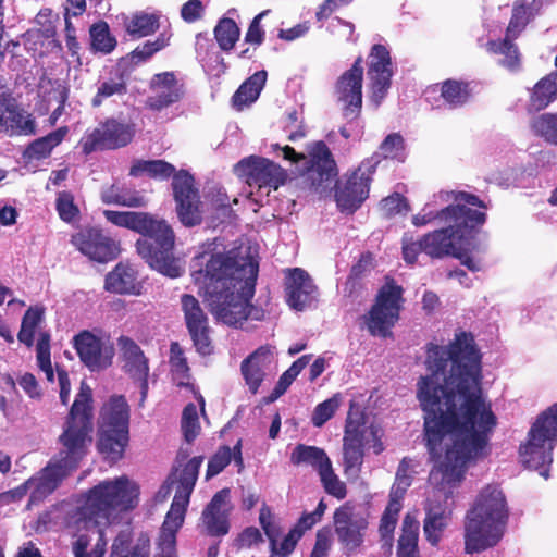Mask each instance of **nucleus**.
<instances>
[{
    "mask_svg": "<svg viewBox=\"0 0 557 557\" xmlns=\"http://www.w3.org/2000/svg\"><path fill=\"white\" fill-rule=\"evenodd\" d=\"M67 133L69 127L61 126L46 136L33 140L24 150L23 158L28 161L48 158L52 150L63 141Z\"/></svg>",
    "mask_w": 557,
    "mask_h": 557,
    "instance_id": "c9c22d12",
    "label": "nucleus"
},
{
    "mask_svg": "<svg viewBox=\"0 0 557 557\" xmlns=\"http://www.w3.org/2000/svg\"><path fill=\"white\" fill-rule=\"evenodd\" d=\"M232 461V448L227 445L220 446L209 459L206 476L212 478L222 472Z\"/></svg>",
    "mask_w": 557,
    "mask_h": 557,
    "instance_id": "e2e57ef3",
    "label": "nucleus"
},
{
    "mask_svg": "<svg viewBox=\"0 0 557 557\" xmlns=\"http://www.w3.org/2000/svg\"><path fill=\"white\" fill-rule=\"evenodd\" d=\"M45 312L46 309L42 305H35L30 306L22 318L17 339L28 348L34 345L36 330L44 322Z\"/></svg>",
    "mask_w": 557,
    "mask_h": 557,
    "instance_id": "a19ab883",
    "label": "nucleus"
},
{
    "mask_svg": "<svg viewBox=\"0 0 557 557\" xmlns=\"http://www.w3.org/2000/svg\"><path fill=\"white\" fill-rule=\"evenodd\" d=\"M129 432V406L124 396H112L102 408L100 430Z\"/></svg>",
    "mask_w": 557,
    "mask_h": 557,
    "instance_id": "2f4dec72",
    "label": "nucleus"
},
{
    "mask_svg": "<svg viewBox=\"0 0 557 557\" xmlns=\"http://www.w3.org/2000/svg\"><path fill=\"white\" fill-rule=\"evenodd\" d=\"M181 430L184 441L193 444L201 431L197 407L194 403H188L182 412Z\"/></svg>",
    "mask_w": 557,
    "mask_h": 557,
    "instance_id": "864d4df0",
    "label": "nucleus"
},
{
    "mask_svg": "<svg viewBox=\"0 0 557 557\" xmlns=\"http://www.w3.org/2000/svg\"><path fill=\"white\" fill-rule=\"evenodd\" d=\"M311 358L312 355H304L294 361L292 366L280 376L275 387L268 398V401H274L281 397L299 375V373L308 366Z\"/></svg>",
    "mask_w": 557,
    "mask_h": 557,
    "instance_id": "8fccbe9b",
    "label": "nucleus"
},
{
    "mask_svg": "<svg viewBox=\"0 0 557 557\" xmlns=\"http://www.w3.org/2000/svg\"><path fill=\"white\" fill-rule=\"evenodd\" d=\"M139 486L126 475L102 481L86 493L84 518L109 520L113 513L127 512L139 503Z\"/></svg>",
    "mask_w": 557,
    "mask_h": 557,
    "instance_id": "423d86ee",
    "label": "nucleus"
},
{
    "mask_svg": "<svg viewBox=\"0 0 557 557\" xmlns=\"http://www.w3.org/2000/svg\"><path fill=\"white\" fill-rule=\"evenodd\" d=\"M144 173L151 178L159 180H168L177 174L174 165L165 160H136L129 169V175L138 177Z\"/></svg>",
    "mask_w": 557,
    "mask_h": 557,
    "instance_id": "c03bdc74",
    "label": "nucleus"
},
{
    "mask_svg": "<svg viewBox=\"0 0 557 557\" xmlns=\"http://www.w3.org/2000/svg\"><path fill=\"white\" fill-rule=\"evenodd\" d=\"M131 539L127 533H120L112 544V556L117 557H150V537L148 533L140 532L129 546Z\"/></svg>",
    "mask_w": 557,
    "mask_h": 557,
    "instance_id": "e433bc0d",
    "label": "nucleus"
},
{
    "mask_svg": "<svg viewBox=\"0 0 557 557\" xmlns=\"http://www.w3.org/2000/svg\"><path fill=\"white\" fill-rule=\"evenodd\" d=\"M117 345L124 362L123 369L132 380L139 383L141 400H145L148 393L149 360L140 346L128 336H120Z\"/></svg>",
    "mask_w": 557,
    "mask_h": 557,
    "instance_id": "b1692460",
    "label": "nucleus"
},
{
    "mask_svg": "<svg viewBox=\"0 0 557 557\" xmlns=\"http://www.w3.org/2000/svg\"><path fill=\"white\" fill-rule=\"evenodd\" d=\"M267 81V72L258 71L248 77L232 97V104L237 111L255 102Z\"/></svg>",
    "mask_w": 557,
    "mask_h": 557,
    "instance_id": "4c0bfd02",
    "label": "nucleus"
},
{
    "mask_svg": "<svg viewBox=\"0 0 557 557\" xmlns=\"http://www.w3.org/2000/svg\"><path fill=\"white\" fill-rule=\"evenodd\" d=\"M330 461L331 460L324 449L317 446L298 444L290 454V462L294 466L302 463L309 465L318 472L322 469L325 462L329 463Z\"/></svg>",
    "mask_w": 557,
    "mask_h": 557,
    "instance_id": "49530a36",
    "label": "nucleus"
},
{
    "mask_svg": "<svg viewBox=\"0 0 557 557\" xmlns=\"http://www.w3.org/2000/svg\"><path fill=\"white\" fill-rule=\"evenodd\" d=\"M530 4L527 0H518L512 9L511 18L506 29V38L516 39L529 22Z\"/></svg>",
    "mask_w": 557,
    "mask_h": 557,
    "instance_id": "13d9d810",
    "label": "nucleus"
},
{
    "mask_svg": "<svg viewBox=\"0 0 557 557\" xmlns=\"http://www.w3.org/2000/svg\"><path fill=\"white\" fill-rule=\"evenodd\" d=\"M327 505L325 504L324 499H321L315 510L312 512H304L292 529L295 530L300 537H302L306 531L312 529L318 522L322 520Z\"/></svg>",
    "mask_w": 557,
    "mask_h": 557,
    "instance_id": "680f3d73",
    "label": "nucleus"
},
{
    "mask_svg": "<svg viewBox=\"0 0 557 557\" xmlns=\"http://www.w3.org/2000/svg\"><path fill=\"white\" fill-rule=\"evenodd\" d=\"M488 52L494 54H503L502 65L510 71H517L520 67V53L513 39L504 38L499 40H490L486 44Z\"/></svg>",
    "mask_w": 557,
    "mask_h": 557,
    "instance_id": "09e8293b",
    "label": "nucleus"
},
{
    "mask_svg": "<svg viewBox=\"0 0 557 557\" xmlns=\"http://www.w3.org/2000/svg\"><path fill=\"white\" fill-rule=\"evenodd\" d=\"M299 172L317 190L325 189L337 177V164L325 141L317 140L307 145L306 160H302Z\"/></svg>",
    "mask_w": 557,
    "mask_h": 557,
    "instance_id": "9b49d317",
    "label": "nucleus"
},
{
    "mask_svg": "<svg viewBox=\"0 0 557 557\" xmlns=\"http://www.w3.org/2000/svg\"><path fill=\"white\" fill-rule=\"evenodd\" d=\"M259 522L270 542V550H274L275 541H278L281 529L272 521L271 509L263 505L259 513Z\"/></svg>",
    "mask_w": 557,
    "mask_h": 557,
    "instance_id": "774afa93",
    "label": "nucleus"
},
{
    "mask_svg": "<svg viewBox=\"0 0 557 557\" xmlns=\"http://www.w3.org/2000/svg\"><path fill=\"white\" fill-rule=\"evenodd\" d=\"M202 521L206 527L207 534L210 536H223L230 531V523L225 513H209L202 511Z\"/></svg>",
    "mask_w": 557,
    "mask_h": 557,
    "instance_id": "052dcab7",
    "label": "nucleus"
},
{
    "mask_svg": "<svg viewBox=\"0 0 557 557\" xmlns=\"http://www.w3.org/2000/svg\"><path fill=\"white\" fill-rule=\"evenodd\" d=\"M531 131L547 144L557 146V112L542 113L530 123Z\"/></svg>",
    "mask_w": 557,
    "mask_h": 557,
    "instance_id": "3c124183",
    "label": "nucleus"
},
{
    "mask_svg": "<svg viewBox=\"0 0 557 557\" xmlns=\"http://www.w3.org/2000/svg\"><path fill=\"white\" fill-rule=\"evenodd\" d=\"M90 47L92 52L110 54L117 45L116 38L110 33L107 22L99 21L89 28Z\"/></svg>",
    "mask_w": 557,
    "mask_h": 557,
    "instance_id": "de8ad7c7",
    "label": "nucleus"
},
{
    "mask_svg": "<svg viewBox=\"0 0 557 557\" xmlns=\"http://www.w3.org/2000/svg\"><path fill=\"white\" fill-rule=\"evenodd\" d=\"M455 205H449L437 212L419 213L412 218V224L416 226H424L434 220L443 221L444 223H453L451 227H457V232H465L472 222H479L483 219V211L473 209L486 210V203L478 196L467 193L458 191L454 196Z\"/></svg>",
    "mask_w": 557,
    "mask_h": 557,
    "instance_id": "1a4fd4ad",
    "label": "nucleus"
},
{
    "mask_svg": "<svg viewBox=\"0 0 557 557\" xmlns=\"http://www.w3.org/2000/svg\"><path fill=\"white\" fill-rule=\"evenodd\" d=\"M159 26L158 15L143 11L134 13L124 21L125 30L133 38L152 35L158 30Z\"/></svg>",
    "mask_w": 557,
    "mask_h": 557,
    "instance_id": "37998d69",
    "label": "nucleus"
},
{
    "mask_svg": "<svg viewBox=\"0 0 557 557\" xmlns=\"http://www.w3.org/2000/svg\"><path fill=\"white\" fill-rule=\"evenodd\" d=\"M363 59L359 55L351 67L345 71L336 81L334 94L343 104L344 119L351 122L357 120L362 110Z\"/></svg>",
    "mask_w": 557,
    "mask_h": 557,
    "instance_id": "ddd939ff",
    "label": "nucleus"
},
{
    "mask_svg": "<svg viewBox=\"0 0 557 557\" xmlns=\"http://www.w3.org/2000/svg\"><path fill=\"white\" fill-rule=\"evenodd\" d=\"M403 301L401 286L386 283L380 288L375 302L366 317V324L372 336L386 338L393 335L392 327L399 319Z\"/></svg>",
    "mask_w": 557,
    "mask_h": 557,
    "instance_id": "9d476101",
    "label": "nucleus"
},
{
    "mask_svg": "<svg viewBox=\"0 0 557 557\" xmlns=\"http://www.w3.org/2000/svg\"><path fill=\"white\" fill-rule=\"evenodd\" d=\"M168 46V40L163 36H159L156 40H147L140 46H137L131 53L127 54L129 63L133 66L139 65L149 60L154 53L159 52Z\"/></svg>",
    "mask_w": 557,
    "mask_h": 557,
    "instance_id": "4d7b16f0",
    "label": "nucleus"
},
{
    "mask_svg": "<svg viewBox=\"0 0 557 557\" xmlns=\"http://www.w3.org/2000/svg\"><path fill=\"white\" fill-rule=\"evenodd\" d=\"M272 354L269 346H260L240 363V372L251 394H257L271 364Z\"/></svg>",
    "mask_w": 557,
    "mask_h": 557,
    "instance_id": "bb28decb",
    "label": "nucleus"
},
{
    "mask_svg": "<svg viewBox=\"0 0 557 557\" xmlns=\"http://www.w3.org/2000/svg\"><path fill=\"white\" fill-rule=\"evenodd\" d=\"M364 165L362 163L344 183L336 186L335 200L341 212L354 213L368 198L375 165L369 164L363 170Z\"/></svg>",
    "mask_w": 557,
    "mask_h": 557,
    "instance_id": "aec40b11",
    "label": "nucleus"
},
{
    "mask_svg": "<svg viewBox=\"0 0 557 557\" xmlns=\"http://www.w3.org/2000/svg\"><path fill=\"white\" fill-rule=\"evenodd\" d=\"M380 149L385 158L404 161L405 143L398 133H392L382 141Z\"/></svg>",
    "mask_w": 557,
    "mask_h": 557,
    "instance_id": "0e129e2a",
    "label": "nucleus"
},
{
    "mask_svg": "<svg viewBox=\"0 0 557 557\" xmlns=\"http://www.w3.org/2000/svg\"><path fill=\"white\" fill-rule=\"evenodd\" d=\"M509 520L506 496L498 485L487 484L467 511L463 525L465 552L482 553L503 539Z\"/></svg>",
    "mask_w": 557,
    "mask_h": 557,
    "instance_id": "20e7f679",
    "label": "nucleus"
},
{
    "mask_svg": "<svg viewBox=\"0 0 557 557\" xmlns=\"http://www.w3.org/2000/svg\"><path fill=\"white\" fill-rule=\"evenodd\" d=\"M324 491L337 498L344 499L347 495L346 484L339 480L337 474L334 472L332 462L324 463L322 469L318 472Z\"/></svg>",
    "mask_w": 557,
    "mask_h": 557,
    "instance_id": "5fc2aeb1",
    "label": "nucleus"
},
{
    "mask_svg": "<svg viewBox=\"0 0 557 557\" xmlns=\"http://www.w3.org/2000/svg\"><path fill=\"white\" fill-rule=\"evenodd\" d=\"M364 414L359 407L350 405L343 437L344 472L358 474L364 458Z\"/></svg>",
    "mask_w": 557,
    "mask_h": 557,
    "instance_id": "4468645a",
    "label": "nucleus"
},
{
    "mask_svg": "<svg viewBox=\"0 0 557 557\" xmlns=\"http://www.w3.org/2000/svg\"><path fill=\"white\" fill-rule=\"evenodd\" d=\"M145 212L104 210L103 215L113 225L137 232Z\"/></svg>",
    "mask_w": 557,
    "mask_h": 557,
    "instance_id": "bf43d9fd",
    "label": "nucleus"
},
{
    "mask_svg": "<svg viewBox=\"0 0 557 557\" xmlns=\"http://www.w3.org/2000/svg\"><path fill=\"white\" fill-rule=\"evenodd\" d=\"M153 92L146 100V107L152 111H161L178 102L185 94L184 84L180 83L174 72L154 74L149 82Z\"/></svg>",
    "mask_w": 557,
    "mask_h": 557,
    "instance_id": "5701e85b",
    "label": "nucleus"
},
{
    "mask_svg": "<svg viewBox=\"0 0 557 557\" xmlns=\"http://www.w3.org/2000/svg\"><path fill=\"white\" fill-rule=\"evenodd\" d=\"M73 346L79 360L90 370L101 368V339L90 331L84 330L73 337Z\"/></svg>",
    "mask_w": 557,
    "mask_h": 557,
    "instance_id": "7c9ffc66",
    "label": "nucleus"
},
{
    "mask_svg": "<svg viewBox=\"0 0 557 557\" xmlns=\"http://www.w3.org/2000/svg\"><path fill=\"white\" fill-rule=\"evenodd\" d=\"M417 397L424 411L430 481L444 490L458 486L470 466L491 453L497 418L482 398L481 354L471 333L459 332L447 346L430 343Z\"/></svg>",
    "mask_w": 557,
    "mask_h": 557,
    "instance_id": "f257e3e1",
    "label": "nucleus"
},
{
    "mask_svg": "<svg viewBox=\"0 0 557 557\" xmlns=\"http://www.w3.org/2000/svg\"><path fill=\"white\" fill-rule=\"evenodd\" d=\"M202 461V456L193 457L184 465L178 475L176 474L177 469H174V471L171 472L166 483L170 482L172 484L177 482L174 496L190 500V496L198 480L199 469Z\"/></svg>",
    "mask_w": 557,
    "mask_h": 557,
    "instance_id": "473e14b6",
    "label": "nucleus"
},
{
    "mask_svg": "<svg viewBox=\"0 0 557 557\" xmlns=\"http://www.w3.org/2000/svg\"><path fill=\"white\" fill-rule=\"evenodd\" d=\"M420 523L417 518L406 513L403 519L401 534L397 544V557H418Z\"/></svg>",
    "mask_w": 557,
    "mask_h": 557,
    "instance_id": "58836bf2",
    "label": "nucleus"
},
{
    "mask_svg": "<svg viewBox=\"0 0 557 557\" xmlns=\"http://www.w3.org/2000/svg\"><path fill=\"white\" fill-rule=\"evenodd\" d=\"M138 273L129 263L119 262L104 278V289L120 295H140Z\"/></svg>",
    "mask_w": 557,
    "mask_h": 557,
    "instance_id": "cd10ccee",
    "label": "nucleus"
},
{
    "mask_svg": "<svg viewBox=\"0 0 557 557\" xmlns=\"http://www.w3.org/2000/svg\"><path fill=\"white\" fill-rule=\"evenodd\" d=\"M367 75L369 79L370 100L377 108L386 98L394 75L391 52L386 46L375 44L369 53Z\"/></svg>",
    "mask_w": 557,
    "mask_h": 557,
    "instance_id": "dca6fc26",
    "label": "nucleus"
},
{
    "mask_svg": "<svg viewBox=\"0 0 557 557\" xmlns=\"http://www.w3.org/2000/svg\"><path fill=\"white\" fill-rule=\"evenodd\" d=\"M127 78L124 72H117L114 76H111L99 83L97 92L91 99V106L94 108H98L108 98L114 96L123 97L127 94Z\"/></svg>",
    "mask_w": 557,
    "mask_h": 557,
    "instance_id": "79ce46f5",
    "label": "nucleus"
},
{
    "mask_svg": "<svg viewBox=\"0 0 557 557\" xmlns=\"http://www.w3.org/2000/svg\"><path fill=\"white\" fill-rule=\"evenodd\" d=\"M172 187L182 224L187 227L199 225L202 222L201 201L198 189L194 186V177L187 171L181 170L174 175Z\"/></svg>",
    "mask_w": 557,
    "mask_h": 557,
    "instance_id": "6ab92c4d",
    "label": "nucleus"
},
{
    "mask_svg": "<svg viewBox=\"0 0 557 557\" xmlns=\"http://www.w3.org/2000/svg\"><path fill=\"white\" fill-rule=\"evenodd\" d=\"M0 131L9 135L30 136L36 134V122L11 92H0Z\"/></svg>",
    "mask_w": 557,
    "mask_h": 557,
    "instance_id": "4be33fe9",
    "label": "nucleus"
},
{
    "mask_svg": "<svg viewBox=\"0 0 557 557\" xmlns=\"http://www.w3.org/2000/svg\"><path fill=\"white\" fill-rule=\"evenodd\" d=\"M181 307L184 313L186 329L196 348L201 356H209L213 352L211 341V327L209 319L202 309L199 300L190 295L183 294L181 296Z\"/></svg>",
    "mask_w": 557,
    "mask_h": 557,
    "instance_id": "a211bd4d",
    "label": "nucleus"
},
{
    "mask_svg": "<svg viewBox=\"0 0 557 557\" xmlns=\"http://www.w3.org/2000/svg\"><path fill=\"white\" fill-rule=\"evenodd\" d=\"M128 441L129 432L113 429L100 430L97 449L108 462L115 463L123 458Z\"/></svg>",
    "mask_w": 557,
    "mask_h": 557,
    "instance_id": "c756f323",
    "label": "nucleus"
},
{
    "mask_svg": "<svg viewBox=\"0 0 557 557\" xmlns=\"http://www.w3.org/2000/svg\"><path fill=\"white\" fill-rule=\"evenodd\" d=\"M55 210L63 222L73 223L79 219L81 211L75 203L74 195L69 190L57 194Z\"/></svg>",
    "mask_w": 557,
    "mask_h": 557,
    "instance_id": "6e6d98bb",
    "label": "nucleus"
},
{
    "mask_svg": "<svg viewBox=\"0 0 557 557\" xmlns=\"http://www.w3.org/2000/svg\"><path fill=\"white\" fill-rule=\"evenodd\" d=\"M72 244L90 260L104 263L116 258L117 246L102 230L86 227L72 236Z\"/></svg>",
    "mask_w": 557,
    "mask_h": 557,
    "instance_id": "412c9836",
    "label": "nucleus"
},
{
    "mask_svg": "<svg viewBox=\"0 0 557 557\" xmlns=\"http://www.w3.org/2000/svg\"><path fill=\"white\" fill-rule=\"evenodd\" d=\"M133 137L134 129L131 125L108 119L91 132L86 133L79 144L83 153L87 156L97 150L125 147Z\"/></svg>",
    "mask_w": 557,
    "mask_h": 557,
    "instance_id": "f3484780",
    "label": "nucleus"
},
{
    "mask_svg": "<svg viewBox=\"0 0 557 557\" xmlns=\"http://www.w3.org/2000/svg\"><path fill=\"white\" fill-rule=\"evenodd\" d=\"M451 512L440 503L425 508L423 533L432 546H437L450 520Z\"/></svg>",
    "mask_w": 557,
    "mask_h": 557,
    "instance_id": "72a5a7b5",
    "label": "nucleus"
},
{
    "mask_svg": "<svg viewBox=\"0 0 557 557\" xmlns=\"http://www.w3.org/2000/svg\"><path fill=\"white\" fill-rule=\"evenodd\" d=\"M189 505L188 499L174 496L170 510L166 512L159 533V541L176 543V534L184 524L185 515Z\"/></svg>",
    "mask_w": 557,
    "mask_h": 557,
    "instance_id": "f704fd0d",
    "label": "nucleus"
},
{
    "mask_svg": "<svg viewBox=\"0 0 557 557\" xmlns=\"http://www.w3.org/2000/svg\"><path fill=\"white\" fill-rule=\"evenodd\" d=\"M213 35L219 48L224 52H230L240 38V28L235 20L223 16L214 26Z\"/></svg>",
    "mask_w": 557,
    "mask_h": 557,
    "instance_id": "a18cd8bd",
    "label": "nucleus"
},
{
    "mask_svg": "<svg viewBox=\"0 0 557 557\" xmlns=\"http://www.w3.org/2000/svg\"><path fill=\"white\" fill-rule=\"evenodd\" d=\"M334 532L343 553L346 556L356 554L364 542L368 520L355 510L349 503L335 509L333 515Z\"/></svg>",
    "mask_w": 557,
    "mask_h": 557,
    "instance_id": "f8f14e48",
    "label": "nucleus"
},
{
    "mask_svg": "<svg viewBox=\"0 0 557 557\" xmlns=\"http://www.w3.org/2000/svg\"><path fill=\"white\" fill-rule=\"evenodd\" d=\"M557 442V401L537 416L528 432L525 443L519 447L522 465L548 478L553 449Z\"/></svg>",
    "mask_w": 557,
    "mask_h": 557,
    "instance_id": "6e6552de",
    "label": "nucleus"
},
{
    "mask_svg": "<svg viewBox=\"0 0 557 557\" xmlns=\"http://www.w3.org/2000/svg\"><path fill=\"white\" fill-rule=\"evenodd\" d=\"M557 100V71H553L530 89L528 112H540Z\"/></svg>",
    "mask_w": 557,
    "mask_h": 557,
    "instance_id": "c85d7f7f",
    "label": "nucleus"
},
{
    "mask_svg": "<svg viewBox=\"0 0 557 557\" xmlns=\"http://www.w3.org/2000/svg\"><path fill=\"white\" fill-rule=\"evenodd\" d=\"M82 523L79 530L84 529L86 532L81 533L72 545L74 557H103L107 542L99 521L85 518Z\"/></svg>",
    "mask_w": 557,
    "mask_h": 557,
    "instance_id": "a878e982",
    "label": "nucleus"
},
{
    "mask_svg": "<svg viewBox=\"0 0 557 557\" xmlns=\"http://www.w3.org/2000/svg\"><path fill=\"white\" fill-rule=\"evenodd\" d=\"M137 232L141 235L136 242L138 255L148 265L172 278L183 274V268L174 257L175 234L164 219L145 212Z\"/></svg>",
    "mask_w": 557,
    "mask_h": 557,
    "instance_id": "39448f33",
    "label": "nucleus"
},
{
    "mask_svg": "<svg viewBox=\"0 0 557 557\" xmlns=\"http://www.w3.org/2000/svg\"><path fill=\"white\" fill-rule=\"evenodd\" d=\"M284 285L286 301L290 308L302 311L314 300L317 286L304 269H287Z\"/></svg>",
    "mask_w": 557,
    "mask_h": 557,
    "instance_id": "393cba45",
    "label": "nucleus"
},
{
    "mask_svg": "<svg viewBox=\"0 0 557 557\" xmlns=\"http://www.w3.org/2000/svg\"><path fill=\"white\" fill-rule=\"evenodd\" d=\"M440 92L450 108H458L471 99L472 86L467 81L448 78L440 84Z\"/></svg>",
    "mask_w": 557,
    "mask_h": 557,
    "instance_id": "ea45409f",
    "label": "nucleus"
},
{
    "mask_svg": "<svg viewBox=\"0 0 557 557\" xmlns=\"http://www.w3.org/2000/svg\"><path fill=\"white\" fill-rule=\"evenodd\" d=\"M381 210L386 218H392L397 214L407 213L409 211V205L406 197L394 193L381 201Z\"/></svg>",
    "mask_w": 557,
    "mask_h": 557,
    "instance_id": "338daca9",
    "label": "nucleus"
},
{
    "mask_svg": "<svg viewBox=\"0 0 557 557\" xmlns=\"http://www.w3.org/2000/svg\"><path fill=\"white\" fill-rule=\"evenodd\" d=\"M102 201L107 205L131 208L141 207L145 203L143 196L138 195L137 191H128L115 185H112L102 194Z\"/></svg>",
    "mask_w": 557,
    "mask_h": 557,
    "instance_id": "603ef678",
    "label": "nucleus"
},
{
    "mask_svg": "<svg viewBox=\"0 0 557 557\" xmlns=\"http://www.w3.org/2000/svg\"><path fill=\"white\" fill-rule=\"evenodd\" d=\"M92 389L83 380L65 418L63 431L58 438L60 444L58 454L52 457L38 476L29 478L1 496L10 497L15 502L22 499L32 488L28 502V506H30L52 494L62 481L79 467L92 443Z\"/></svg>",
    "mask_w": 557,
    "mask_h": 557,
    "instance_id": "7ed1b4c3",
    "label": "nucleus"
},
{
    "mask_svg": "<svg viewBox=\"0 0 557 557\" xmlns=\"http://www.w3.org/2000/svg\"><path fill=\"white\" fill-rule=\"evenodd\" d=\"M271 10H263L259 14H257L250 22L248 29L245 34V42L252 45L255 47H259L263 44L265 39V32L261 26V21L264 18Z\"/></svg>",
    "mask_w": 557,
    "mask_h": 557,
    "instance_id": "69168bd1",
    "label": "nucleus"
},
{
    "mask_svg": "<svg viewBox=\"0 0 557 557\" xmlns=\"http://www.w3.org/2000/svg\"><path fill=\"white\" fill-rule=\"evenodd\" d=\"M485 222L486 213L483 212L482 221L472 222L463 233L457 232V227H451L453 223H445L446 227L429 232L418 240L404 238L403 258L406 263L414 264L419 253H425L432 259L451 257L459 244L476 237Z\"/></svg>",
    "mask_w": 557,
    "mask_h": 557,
    "instance_id": "0eeeda50",
    "label": "nucleus"
},
{
    "mask_svg": "<svg viewBox=\"0 0 557 557\" xmlns=\"http://www.w3.org/2000/svg\"><path fill=\"white\" fill-rule=\"evenodd\" d=\"M205 260V268L193 272L200 285L202 297L218 321L231 326L242 325L248 319L263 321L265 310L250 301L256 292L259 265L232 251L197 257Z\"/></svg>",
    "mask_w": 557,
    "mask_h": 557,
    "instance_id": "f03ea898",
    "label": "nucleus"
},
{
    "mask_svg": "<svg viewBox=\"0 0 557 557\" xmlns=\"http://www.w3.org/2000/svg\"><path fill=\"white\" fill-rule=\"evenodd\" d=\"M236 170L245 176L246 183L250 187L258 189L277 190L288 177L286 170L280 164L259 156H250L240 160L236 164Z\"/></svg>",
    "mask_w": 557,
    "mask_h": 557,
    "instance_id": "2eb2a0df",
    "label": "nucleus"
}]
</instances>
